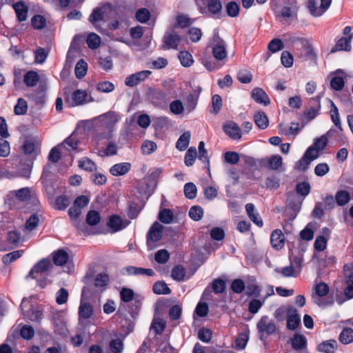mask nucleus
Listing matches in <instances>:
<instances>
[{
    "label": "nucleus",
    "mask_w": 353,
    "mask_h": 353,
    "mask_svg": "<svg viewBox=\"0 0 353 353\" xmlns=\"http://www.w3.org/2000/svg\"><path fill=\"white\" fill-rule=\"evenodd\" d=\"M119 114L113 111H108L92 119L83 121L85 127L96 126L97 129L93 132L92 142L95 145H99L103 140H109L112 137V130L119 121Z\"/></svg>",
    "instance_id": "nucleus-1"
},
{
    "label": "nucleus",
    "mask_w": 353,
    "mask_h": 353,
    "mask_svg": "<svg viewBox=\"0 0 353 353\" xmlns=\"http://www.w3.org/2000/svg\"><path fill=\"white\" fill-rule=\"evenodd\" d=\"M41 153V140L34 133L23 134V178L29 179L37 157Z\"/></svg>",
    "instance_id": "nucleus-2"
},
{
    "label": "nucleus",
    "mask_w": 353,
    "mask_h": 353,
    "mask_svg": "<svg viewBox=\"0 0 353 353\" xmlns=\"http://www.w3.org/2000/svg\"><path fill=\"white\" fill-rule=\"evenodd\" d=\"M199 12L213 17L219 18L222 11L220 0H195Z\"/></svg>",
    "instance_id": "nucleus-3"
},
{
    "label": "nucleus",
    "mask_w": 353,
    "mask_h": 353,
    "mask_svg": "<svg viewBox=\"0 0 353 353\" xmlns=\"http://www.w3.org/2000/svg\"><path fill=\"white\" fill-rule=\"evenodd\" d=\"M343 272L346 284V287L344 289L345 298L342 297V296L336 297V301L339 305L342 304L345 301L353 298V263L345 264L343 267Z\"/></svg>",
    "instance_id": "nucleus-4"
},
{
    "label": "nucleus",
    "mask_w": 353,
    "mask_h": 353,
    "mask_svg": "<svg viewBox=\"0 0 353 353\" xmlns=\"http://www.w3.org/2000/svg\"><path fill=\"white\" fill-rule=\"evenodd\" d=\"M51 265V262L48 259H43L39 261L31 269L29 274L27 276V279L32 277L37 280L38 285L43 288L47 285L46 280L39 281V279L47 275V272Z\"/></svg>",
    "instance_id": "nucleus-5"
},
{
    "label": "nucleus",
    "mask_w": 353,
    "mask_h": 353,
    "mask_svg": "<svg viewBox=\"0 0 353 353\" xmlns=\"http://www.w3.org/2000/svg\"><path fill=\"white\" fill-rule=\"evenodd\" d=\"M101 295L93 294L89 289L83 288L79 309H95L100 306Z\"/></svg>",
    "instance_id": "nucleus-6"
},
{
    "label": "nucleus",
    "mask_w": 353,
    "mask_h": 353,
    "mask_svg": "<svg viewBox=\"0 0 353 353\" xmlns=\"http://www.w3.org/2000/svg\"><path fill=\"white\" fill-rule=\"evenodd\" d=\"M212 52L217 61L226 59L228 52L226 50L225 42L217 34H215L211 41Z\"/></svg>",
    "instance_id": "nucleus-7"
},
{
    "label": "nucleus",
    "mask_w": 353,
    "mask_h": 353,
    "mask_svg": "<svg viewBox=\"0 0 353 353\" xmlns=\"http://www.w3.org/2000/svg\"><path fill=\"white\" fill-rule=\"evenodd\" d=\"M66 101L70 106L74 107L92 102L94 99L85 90H77L67 97Z\"/></svg>",
    "instance_id": "nucleus-8"
},
{
    "label": "nucleus",
    "mask_w": 353,
    "mask_h": 353,
    "mask_svg": "<svg viewBox=\"0 0 353 353\" xmlns=\"http://www.w3.org/2000/svg\"><path fill=\"white\" fill-rule=\"evenodd\" d=\"M163 226L158 222L153 223L147 235V246L148 250H153L156 243L161 240L163 235Z\"/></svg>",
    "instance_id": "nucleus-9"
},
{
    "label": "nucleus",
    "mask_w": 353,
    "mask_h": 353,
    "mask_svg": "<svg viewBox=\"0 0 353 353\" xmlns=\"http://www.w3.org/2000/svg\"><path fill=\"white\" fill-rule=\"evenodd\" d=\"M329 292V287L325 283H319L314 288V292L312 294V299L319 307L327 306L328 303L324 301V297Z\"/></svg>",
    "instance_id": "nucleus-10"
},
{
    "label": "nucleus",
    "mask_w": 353,
    "mask_h": 353,
    "mask_svg": "<svg viewBox=\"0 0 353 353\" xmlns=\"http://www.w3.org/2000/svg\"><path fill=\"white\" fill-rule=\"evenodd\" d=\"M331 3L332 0H321V5L318 6V2L316 0H309L307 8L312 16L320 17L327 10Z\"/></svg>",
    "instance_id": "nucleus-11"
},
{
    "label": "nucleus",
    "mask_w": 353,
    "mask_h": 353,
    "mask_svg": "<svg viewBox=\"0 0 353 353\" xmlns=\"http://www.w3.org/2000/svg\"><path fill=\"white\" fill-rule=\"evenodd\" d=\"M151 74L150 70H141L130 74L125 79V85L130 88L135 87L144 82Z\"/></svg>",
    "instance_id": "nucleus-12"
},
{
    "label": "nucleus",
    "mask_w": 353,
    "mask_h": 353,
    "mask_svg": "<svg viewBox=\"0 0 353 353\" xmlns=\"http://www.w3.org/2000/svg\"><path fill=\"white\" fill-rule=\"evenodd\" d=\"M256 326L261 339L265 335L274 334L276 329L275 324L266 316L260 319Z\"/></svg>",
    "instance_id": "nucleus-13"
},
{
    "label": "nucleus",
    "mask_w": 353,
    "mask_h": 353,
    "mask_svg": "<svg viewBox=\"0 0 353 353\" xmlns=\"http://www.w3.org/2000/svg\"><path fill=\"white\" fill-rule=\"evenodd\" d=\"M181 40V37L174 30H168L164 35L163 46L167 50L177 49Z\"/></svg>",
    "instance_id": "nucleus-14"
},
{
    "label": "nucleus",
    "mask_w": 353,
    "mask_h": 353,
    "mask_svg": "<svg viewBox=\"0 0 353 353\" xmlns=\"http://www.w3.org/2000/svg\"><path fill=\"white\" fill-rule=\"evenodd\" d=\"M330 87L332 90L340 91L345 85V72L341 69H338L330 74Z\"/></svg>",
    "instance_id": "nucleus-15"
},
{
    "label": "nucleus",
    "mask_w": 353,
    "mask_h": 353,
    "mask_svg": "<svg viewBox=\"0 0 353 353\" xmlns=\"http://www.w3.org/2000/svg\"><path fill=\"white\" fill-rule=\"evenodd\" d=\"M39 222V218L37 213L32 214L26 221L25 228H23V241L29 239L32 236V232L37 227Z\"/></svg>",
    "instance_id": "nucleus-16"
},
{
    "label": "nucleus",
    "mask_w": 353,
    "mask_h": 353,
    "mask_svg": "<svg viewBox=\"0 0 353 353\" xmlns=\"http://www.w3.org/2000/svg\"><path fill=\"white\" fill-rule=\"evenodd\" d=\"M130 223L128 220H123L119 216L112 215L109 217L107 225L116 232L125 228Z\"/></svg>",
    "instance_id": "nucleus-17"
},
{
    "label": "nucleus",
    "mask_w": 353,
    "mask_h": 353,
    "mask_svg": "<svg viewBox=\"0 0 353 353\" xmlns=\"http://www.w3.org/2000/svg\"><path fill=\"white\" fill-rule=\"evenodd\" d=\"M165 321L161 315V310H155L154 318L151 324V329L156 334H161L165 330Z\"/></svg>",
    "instance_id": "nucleus-18"
},
{
    "label": "nucleus",
    "mask_w": 353,
    "mask_h": 353,
    "mask_svg": "<svg viewBox=\"0 0 353 353\" xmlns=\"http://www.w3.org/2000/svg\"><path fill=\"white\" fill-rule=\"evenodd\" d=\"M223 130L225 133L233 140H239L241 138V129L239 125L233 121H229L225 123Z\"/></svg>",
    "instance_id": "nucleus-19"
},
{
    "label": "nucleus",
    "mask_w": 353,
    "mask_h": 353,
    "mask_svg": "<svg viewBox=\"0 0 353 353\" xmlns=\"http://www.w3.org/2000/svg\"><path fill=\"white\" fill-rule=\"evenodd\" d=\"M23 210L25 208L29 209L27 207L28 205L30 204L34 206L35 210L38 205V200L36 197V192L32 188H23Z\"/></svg>",
    "instance_id": "nucleus-20"
},
{
    "label": "nucleus",
    "mask_w": 353,
    "mask_h": 353,
    "mask_svg": "<svg viewBox=\"0 0 353 353\" xmlns=\"http://www.w3.org/2000/svg\"><path fill=\"white\" fill-rule=\"evenodd\" d=\"M245 211L250 219L257 226L262 227L263 225V220L259 213L255 210L253 203H247L245 205Z\"/></svg>",
    "instance_id": "nucleus-21"
},
{
    "label": "nucleus",
    "mask_w": 353,
    "mask_h": 353,
    "mask_svg": "<svg viewBox=\"0 0 353 353\" xmlns=\"http://www.w3.org/2000/svg\"><path fill=\"white\" fill-rule=\"evenodd\" d=\"M271 244L276 250H281L285 244V236L280 230H275L272 232L270 237Z\"/></svg>",
    "instance_id": "nucleus-22"
},
{
    "label": "nucleus",
    "mask_w": 353,
    "mask_h": 353,
    "mask_svg": "<svg viewBox=\"0 0 353 353\" xmlns=\"http://www.w3.org/2000/svg\"><path fill=\"white\" fill-rule=\"evenodd\" d=\"M131 169V164L128 162L114 164L110 169L112 175L118 176L127 174Z\"/></svg>",
    "instance_id": "nucleus-23"
},
{
    "label": "nucleus",
    "mask_w": 353,
    "mask_h": 353,
    "mask_svg": "<svg viewBox=\"0 0 353 353\" xmlns=\"http://www.w3.org/2000/svg\"><path fill=\"white\" fill-rule=\"evenodd\" d=\"M310 104L312 106L304 112L305 117L309 121L314 119L317 116L321 108L320 100L318 98H312L310 100Z\"/></svg>",
    "instance_id": "nucleus-24"
},
{
    "label": "nucleus",
    "mask_w": 353,
    "mask_h": 353,
    "mask_svg": "<svg viewBox=\"0 0 353 353\" xmlns=\"http://www.w3.org/2000/svg\"><path fill=\"white\" fill-rule=\"evenodd\" d=\"M252 99L258 103L268 105L270 103V100L265 92L259 88H254L252 92Z\"/></svg>",
    "instance_id": "nucleus-25"
},
{
    "label": "nucleus",
    "mask_w": 353,
    "mask_h": 353,
    "mask_svg": "<svg viewBox=\"0 0 353 353\" xmlns=\"http://www.w3.org/2000/svg\"><path fill=\"white\" fill-rule=\"evenodd\" d=\"M353 34H350L349 37H341L332 48L331 52H335L341 50L350 51L351 49L350 43Z\"/></svg>",
    "instance_id": "nucleus-26"
},
{
    "label": "nucleus",
    "mask_w": 353,
    "mask_h": 353,
    "mask_svg": "<svg viewBox=\"0 0 353 353\" xmlns=\"http://www.w3.org/2000/svg\"><path fill=\"white\" fill-rule=\"evenodd\" d=\"M52 256L54 263L59 266L65 265L69 259L68 252L63 249H59L53 252Z\"/></svg>",
    "instance_id": "nucleus-27"
},
{
    "label": "nucleus",
    "mask_w": 353,
    "mask_h": 353,
    "mask_svg": "<svg viewBox=\"0 0 353 353\" xmlns=\"http://www.w3.org/2000/svg\"><path fill=\"white\" fill-rule=\"evenodd\" d=\"M274 293V290L272 286H270L268 288V292L265 295H261L259 296L260 299H253L249 304L248 309H260L263 303L265 302V299L270 295Z\"/></svg>",
    "instance_id": "nucleus-28"
},
{
    "label": "nucleus",
    "mask_w": 353,
    "mask_h": 353,
    "mask_svg": "<svg viewBox=\"0 0 353 353\" xmlns=\"http://www.w3.org/2000/svg\"><path fill=\"white\" fill-rule=\"evenodd\" d=\"M171 276L174 280L178 282H182L188 279V278H186L185 269L181 265H176L173 268Z\"/></svg>",
    "instance_id": "nucleus-29"
},
{
    "label": "nucleus",
    "mask_w": 353,
    "mask_h": 353,
    "mask_svg": "<svg viewBox=\"0 0 353 353\" xmlns=\"http://www.w3.org/2000/svg\"><path fill=\"white\" fill-rule=\"evenodd\" d=\"M39 81V76L36 71L30 70L23 75V83L29 86H35Z\"/></svg>",
    "instance_id": "nucleus-30"
},
{
    "label": "nucleus",
    "mask_w": 353,
    "mask_h": 353,
    "mask_svg": "<svg viewBox=\"0 0 353 353\" xmlns=\"http://www.w3.org/2000/svg\"><path fill=\"white\" fill-rule=\"evenodd\" d=\"M254 122L260 129H265L269 125V119L266 114L263 111L257 112L254 116Z\"/></svg>",
    "instance_id": "nucleus-31"
},
{
    "label": "nucleus",
    "mask_w": 353,
    "mask_h": 353,
    "mask_svg": "<svg viewBox=\"0 0 353 353\" xmlns=\"http://www.w3.org/2000/svg\"><path fill=\"white\" fill-rule=\"evenodd\" d=\"M337 348V342L335 340L323 341L318 346V350L324 353H334Z\"/></svg>",
    "instance_id": "nucleus-32"
},
{
    "label": "nucleus",
    "mask_w": 353,
    "mask_h": 353,
    "mask_svg": "<svg viewBox=\"0 0 353 353\" xmlns=\"http://www.w3.org/2000/svg\"><path fill=\"white\" fill-rule=\"evenodd\" d=\"M126 272L130 275H147V276H153L154 272L152 269L150 268H137L134 266H129L126 268Z\"/></svg>",
    "instance_id": "nucleus-33"
},
{
    "label": "nucleus",
    "mask_w": 353,
    "mask_h": 353,
    "mask_svg": "<svg viewBox=\"0 0 353 353\" xmlns=\"http://www.w3.org/2000/svg\"><path fill=\"white\" fill-rule=\"evenodd\" d=\"M249 339V330L241 332L235 340V348L239 350H244Z\"/></svg>",
    "instance_id": "nucleus-34"
},
{
    "label": "nucleus",
    "mask_w": 353,
    "mask_h": 353,
    "mask_svg": "<svg viewBox=\"0 0 353 353\" xmlns=\"http://www.w3.org/2000/svg\"><path fill=\"white\" fill-rule=\"evenodd\" d=\"M306 337L300 334H295L292 339V346L296 350H300L306 347Z\"/></svg>",
    "instance_id": "nucleus-35"
},
{
    "label": "nucleus",
    "mask_w": 353,
    "mask_h": 353,
    "mask_svg": "<svg viewBox=\"0 0 353 353\" xmlns=\"http://www.w3.org/2000/svg\"><path fill=\"white\" fill-rule=\"evenodd\" d=\"M191 137L190 132L186 131L180 136L176 143V148L180 150H185L189 145Z\"/></svg>",
    "instance_id": "nucleus-36"
},
{
    "label": "nucleus",
    "mask_w": 353,
    "mask_h": 353,
    "mask_svg": "<svg viewBox=\"0 0 353 353\" xmlns=\"http://www.w3.org/2000/svg\"><path fill=\"white\" fill-rule=\"evenodd\" d=\"M109 280V276L107 274L100 273L96 276L94 280V285L96 288H101V291H103L108 285Z\"/></svg>",
    "instance_id": "nucleus-37"
},
{
    "label": "nucleus",
    "mask_w": 353,
    "mask_h": 353,
    "mask_svg": "<svg viewBox=\"0 0 353 353\" xmlns=\"http://www.w3.org/2000/svg\"><path fill=\"white\" fill-rule=\"evenodd\" d=\"M103 19V11L101 8H96L89 17V21L99 30L97 23Z\"/></svg>",
    "instance_id": "nucleus-38"
},
{
    "label": "nucleus",
    "mask_w": 353,
    "mask_h": 353,
    "mask_svg": "<svg viewBox=\"0 0 353 353\" xmlns=\"http://www.w3.org/2000/svg\"><path fill=\"white\" fill-rule=\"evenodd\" d=\"M48 50L44 48H38L34 52V62L37 64H42L46 61L48 56Z\"/></svg>",
    "instance_id": "nucleus-39"
},
{
    "label": "nucleus",
    "mask_w": 353,
    "mask_h": 353,
    "mask_svg": "<svg viewBox=\"0 0 353 353\" xmlns=\"http://www.w3.org/2000/svg\"><path fill=\"white\" fill-rule=\"evenodd\" d=\"M158 218L161 222L170 224L174 220V214L170 209H163L160 210Z\"/></svg>",
    "instance_id": "nucleus-40"
},
{
    "label": "nucleus",
    "mask_w": 353,
    "mask_h": 353,
    "mask_svg": "<svg viewBox=\"0 0 353 353\" xmlns=\"http://www.w3.org/2000/svg\"><path fill=\"white\" fill-rule=\"evenodd\" d=\"M336 203L340 206L346 205L350 200V195L346 190H339L335 194Z\"/></svg>",
    "instance_id": "nucleus-41"
},
{
    "label": "nucleus",
    "mask_w": 353,
    "mask_h": 353,
    "mask_svg": "<svg viewBox=\"0 0 353 353\" xmlns=\"http://www.w3.org/2000/svg\"><path fill=\"white\" fill-rule=\"evenodd\" d=\"M88 70V64L87 63L83 60L81 59L79 60L76 65H75V75L77 78L81 79L85 77V75L87 73Z\"/></svg>",
    "instance_id": "nucleus-42"
},
{
    "label": "nucleus",
    "mask_w": 353,
    "mask_h": 353,
    "mask_svg": "<svg viewBox=\"0 0 353 353\" xmlns=\"http://www.w3.org/2000/svg\"><path fill=\"white\" fill-rule=\"evenodd\" d=\"M178 57L181 65L184 67H190L194 62L192 54L188 51H181Z\"/></svg>",
    "instance_id": "nucleus-43"
},
{
    "label": "nucleus",
    "mask_w": 353,
    "mask_h": 353,
    "mask_svg": "<svg viewBox=\"0 0 353 353\" xmlns=\"http://www.w3.org/2000/svg\"><path fill=\"white\" fill-rule=\"evenodd\" d=\"M152 290L157 294H168L171 292L170 289L163 281L156 282L153 285Z\"/></svg>",
    "instance_id": "nucleus-44"
},
{
    "label": "nucleus",
    "mask_w": 353,
    "mask_h": 353,
    "mask_svg": "<svg viewBox=\"0 0 353 353\" xmlns=\"http://www.w3.org/2000/svg\"><path fill=\"white\" fill-rule=\"evenodd\" d=\"M79 166L81 169L89 172H93L97 170L95 163L87 157H84L79 161Z\"/></svg>",
    "instance_id": "nucleus-45"
},
{
    "label": "nucleus",
    "mask_w": 353,
    "mask_h": 353,
    "mask_svg": "<svg viewBox=\"0 0 353 353\" xmlns=\"http://www.w3.org/2000/svg\"><path fill=\"white\" fill-rule=\"evenodd\" d=\"M339 341L343 344H349L353 342V329H344L339 335Z\"/></svg>",
    "instance_id": "nucleus-46"
},
{
    "label": "nucleus",
    "mask_w": 353,
    "mask_h": 353,
    "mask_svg": "<svg viewBox=\"0 0 353 353\" xmlns=\"http://www.w3.org/2000/svg\"><path fill=\"white\" fill-rule=\"evenodd\" d=\"M101 38L95 33H90L88 34L86 42L88 46L92 50L97 49L101 44Z\"/></svg>",
    "instance_id": "nucleus-47"
},
{
    "label": "nucleus",
    "mask_w": 353,
    "mask_h": 353,
    "mask_svg": "<svg viewBox=\"0 0 353 353\" xmlns=\"http://www.w3.org/2000/svg\"><path fill=\"white\" fill-rule=\"evenodd\" d=\"M301 323V318L297 314H292L287 319V327L289 330H294Z\"/></svg>",
    "instance_id": "nucleus-48"
},
{
    "label": "nucleus",
    "mask_w": 353,
    "mask_h": 353,
    "mask_svg": "<svg viewBox=\"0 0 353 353\" xmlns=\"http://www.w3.org/2000/svg\"><path fill=\"white\" fill-rule=\"evenodd\" d=\"M70 203V200L68 196L65 195H61L57 197L55 200L54 208L59 210H63L67 208Z\"/></svg>",
    "instance_id": "nucleus-49"
},
{
    "label": "nucleus",
    "mask_w": 353,
    "mask_h": 353,
    "mask_svg": "<svg viewBox=\"0 0 353 353\" xmlns=\"http://www.w3.org/2000/svg\"><path fill=\"white\" fill-rule=\"evenodd\" d=\"M196 155H197V151H196V148L190 147L188 150V151L185 155V158H184L185 164L187 166L192 165L194 162V160L196 157Z\"/></svg>",
    "instance_id": "nucleus-50"
},
{
    "label": "nucleus",
    "mask_w": 353,
    "mask_h": 353,
    "mask_svg": "<svg viewBox=\"0 0 353 353\" xmlns=\"http://www.w3.org/2000/svg\"><path fill=\"white\" fill-rule=\"evenodd\" d=\"M78 51L77 37H74L68 51L67 60L72 61L76 57Z\"/></svg>",
    "instance_id": "nucleus-51"
},
{
    "label": "nucleus",
    "mask_w": 353,
    "mask_h": 353,
    "mask_svg": "<svg viewBox=\"0 0 353 353\" xmlns=\"http://www.w3.org/2000/svg\"><path fill=\"white\" fill-rule=\"evenodd\" d=\"M225 8L228 15L230 17H236L239 14L240 7L235 1H230L228 3Z\"/></svg>",
    "instance_id": "nucleus-52"
},
{
    "label": "nucleus",
    "mask_w": 353,
    "mask_h": 353,
    "mask_svg": "<svg viewBox=\"0 0 353 353\" xmlns=\"http://www.w3.org/2000/svg\"><path fill=\"white\" fill-rule=\"evenodd\" d=\"M101 220L100 214L96 210H90L86 216V222L90 225H97Z\"/></svg>",
    "instance_id": "nucleus-53"
},
{
    "label": "nucleus",
    "mask_w": 353,
    "mask_h": 353,
    "mask_svg": "<svg viewBox=\"0 0 353 353\" xmlns=\"http://www.w3.org/2000/svg\"><path fill=\"white\" fill-rule=\"evenodd\" d=\"M197 188L196 185L191 182L187 183L184 186V194L188 199H193L196 197Z\"/></svg>",
    "instance_id": "nucleus-54"
},
{
    "label": "nucleus",
    "mask_w": 353,
    "mask_h": 353,
    "mask_svg": "<svg viewBox=\"0 0 353 353\" xmlns=\"http://www.w3.org/2000/svg\"><path fill=\"white\" fill-rule=\"evenodd\" d=\"M135 17L139 22L144 23L149 20L150 12L147 8H142L137 10Z\"/></svg>",
    "instance_id": "nucleus-55"
},
{
    "label": "nucleus",
    "mask_w": 353,
    "mask_h": 353,
    "mask_svg": "<svg viewBox=\"0 0 353 353\" xmlns=\"http://www.w3.org/2000/svg\"><path fill=\"white\" fill-rule=\"evenodd\" d=\"M189 216L194 221H199L203 216V208L200 206H192L189 210Z\"/></svg>",
    "instance_id": "nucleus-56"
},
{
    "label": "nucleus",
    "mask_w": 353,
    "mask_h": 353,
    "mask_svg": "<svg viewBox=\"0 0 353 353\" xmlns=\"http://www.w3.org/2000/svg\"><path fill=\"white\" fill-rule=\"evenodd\" d=\"M198 150L199 159L203 162L204 163H207V165L209 166L210 159L208 155V151L205 149V143L203 141H200L199 143Z\"/></svg>",
    "instance_id": "nucleus-57"
},
{
    "label": "nucleus",
    "mask_w": 353,
    "mask_h": 353,
    "mask_svg": "<svg viewBox=\"0 0 353 353\" xmlns=\"http://www.w3.org/2000/svg\"><path fill=\"white\" fill-rule=\"evenodd\" d=\"M96 88L101 92L109 93L114 90V85L110 81H105L99 82Z\"/></svg>",
    "instance_id": "nucleus-58"
},
{
    "label": "nucleus",
    "mask_w": 353,
    "mask_h": 353,
    "mask_svg": "<svg viewBox=\"0 0 353 353\" xmlns=\"http://www.w3.org/2000/svg\"><path fill=\"white\" fill-rule=\"evenodd\" d=\"M62 145H57L52 148L48 155V160L52 163H57L61 158V150Z\"/></svg>",
    "instance_id": "nucleus-59"
},
{
    "label": "nucleus",
    "mask_w": 353,
    "mask_h": 353,
    "mask_svg": "<svg viewBox=\"0 0 353 353\" xmlns=\"http://www.w3.org/2000/svg\"><path fill=\"white\" fill-rule=\"evenodd\" d=\"M284 48L283 43L280 39H273L268 44V49L272 53L277 52Z\"/></svg>",
    "instance_id": "nucleus-60"
},
{
    "label": "nucleus",
    "mask_w": 353,
    "mask_h": 353,
    "mask_svg": "<svg viewBox=\"0 0 353 353\" xmlns=\"http://www.w3.org/2000/svg\"><path fill=\"white\" fill-rule=\"evenodd\" d=\"M31 23L34 29L41 30L46 26V21L43 16L37 14L32 18Z\"/></svg>",
    "instance_id": "nucleus-61"
},
{
    "label": "nucleus",
    "mask_w": 353,
    "mask_h": 353,
    "mask_svg": "<svg viewBox=\"0 0 353 353\" xmlns=\"http://www.w3.org/2000/svg\"><path fill=\"white\" fill-rule=\"evenodd\" d=\"M225 289V283L223 279H216L212 283V290L216 294L222 293Z\"/></svg>",
    "instance_id": "nucleus-62"
},
{
    "label": "nucleus",
    "mask_w": 353,
    "mask_h": 353,
    "mask_svg": "<svg viewBox=\"0 0 353 353\" xmlns=\"http://www.w3.org/2000/svg\"><path fill=\"white\" fill-rule=\"evenodd\" d=\"M265 186L270 190H276L280 186V179L276 176H269L265 179Z\"/></svg>",
    "instance_id": "nucleus-63"
},
{
    "label": "nucleus",
    "mask_w": 353,
    "mask_h": 353,
    "mask_svg": "<svg viewBox=\"0 0 353 353\" xmlns=\"http://www.w3.org/2000/svg\"><path fill=\"white\" fill-rule=\"evenodd\" d=\"M282 165V157L279 155L272 156L268 161L269 168L276 170Z\"/></svg>",
    "instance_id": "nucleus-64"
}]
</instances>
